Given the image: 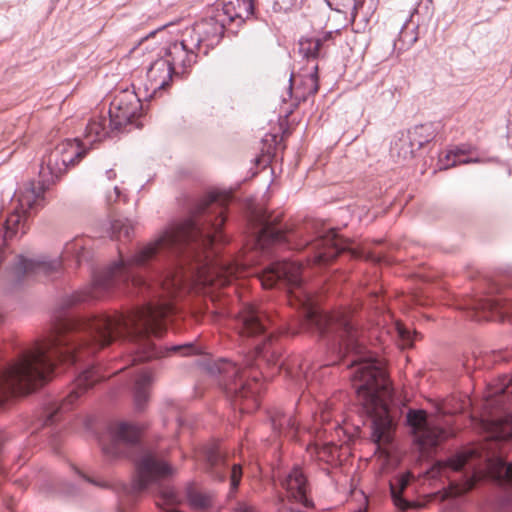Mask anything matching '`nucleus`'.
<instances>
[{
    "mask_svg": "<svg viewBox=\"0 0 512 512\" xmlns=\"http://www.w3.org/2000/svg\"><path fill=\"white\" fill-rule=\"evenodd\" d=\"M229 198L209 194L195 205L189 218L171 224L126 259L119 250V260L95 272L90 286L67 296L62 303L64 308L100 299L116 287H133L154 294L148 303L127 314L57 318L45 340L0 368V406L9 397L28 394L44 385L56 363L75 364L117 339L134 345V361L161 358L170 352L193 353L190 343L163 349L150 339L151 335H161L164 319L174 313L172 298L188 284L212 289L248 276L249 267L256 263V254H267L271 246L294 250L310 246L313 255L308 262L317 266L327 265L344 252V239L334 229L325 230L315 220L279 228L281 215L264 211L253 215L259 227L253 239L255 251L242 261L224 260L213 246L225 241L222 227Z\"/></svg>",
    "mask_w": 512,
    "mask_h": 512,
    "instance_id": "f257e3e1",
    "label": "nucleus"
},
{
    "mask_svg": "<svg viewBox=\"0 0 512 512\" xmlns=\"http://www.w3.org/2000/svg\"><path fill=\"white\" fill-rule=\"evenodd\" d=\"M264 288H285L291 306L302 310L301 328L317 334L341 359L350 358L354 368L352 385L365 413L371 418V438L378 446L392 440L393 422L389 401L393 391L382 363L366 351L349 310L323 313L304 283L302 265L291 261L273 262L259 275Z\"/></svg>",
    "mask_w": 512,
    "mask_h": 512,
    "instance_id": "f03ea898",
    "label": "nucleus"
},
{
    "mask_svg": "<svg viewBox=\"0 0 512 512\" xmlns=\"http://www.w3.org/2000/svg\"><path fill=\"white\" fill-rule=\"evenodd\" d=\"M273 320L261 307L247 304L234 319V328L241 341H252L247 346L254 350L244 355L241 364L226 359H205L201 367L212 376H221V383L234 405L242 412H251L259 406L262 390L260 376L272 377L283 365L281 348L274 341Z\"/></svg>",
    "mask_w": 512,
    "mask_h": 512,
    "instance_id": "7ed1b4c3",
    "label": "nucleus"
},
{
    "mask_svg": "<svg viewBox=\"0 0 512 512\" xmlns=\"http://www.w3.org/2000/svg\"><path fill=\"white\" fill-rule=\"evenodd\" d=\"M506 402H512V377L502 376L488 387L484 398L486 415L482 425L487 433L486 441L469 447L445 462L435 463L428 474L431 478L442 476L447 469L459 471L468 467L472 475L460 483H452L447 497H456L471 490L483 477H490L501 485H512V463L502 458L501 443L512 441V415L505 410ZM506 512H512V490L503 500Z\"/></svg>",
    "mask_w": 512,
    "mask_h": 512,
    "instance_id": "20e7f679",
    "label": "nucleus"
},
{
    "mask_svg": "<svg viewBox=\"0 0 512 512\" xmlns=\"http://www.w3.org/2000/svg\"><path fill=\"white\" fill-rule=\"evenodd\" d=\"M136 474L130 486L122 484L118 491L121 502L128 497L134 500L145 490L157 491L160 501L157 505L165 512H178L176 506L181 502L179 494L165 481L174 473V469L154 451H143L136 463Z\"/></svg>",
    "mask_w": 512,
    "mask_h": 512,
    "instance_id": "39448f33",
    "label": "nucleus"
},
{
    "mask_svg": "<svg viewBox=\"0 0 512 512\" xmlns=\"http://www.w3.org/2000/svg\"><path fill=\"white\" fill-rule=\"evenodd\" d=\"M92 240L87 237H76L67 242L64 246L61 259L47 260L46 258L26 259L19 257L18 263L14 268V273L18 279L24 276H51L58 273L62 267V261L73 258L77 265L90 258V244Z\"/></svg>",
    "mask_w": 512,
    "mask_h": 512,
    "instance_id": "423d86ee",
    "label": "nucleus"
},
{
    "mask_svg": "<svg viewBox=\"0 0 512 512\" xmlns=\"http://www.w3.org/2000/svg\"><path fill=\"white\" fill-rule=\"evenodd\" d=\"M86 154V150L79 145L78 139H66L57 144L51 151L43 156L39 175L41 180L35 186L43 185L45 190L54 184L66 173L70 166H74Z\"/></svg>",
    "mask_w": 512,
    "mask_h": 512,
    "instance_id": "0eeeda50",
    "label": "nucleus"
},
{
    "mask_svg": "<svg viewBox=\"0 0 512 512\" xmlns=\"http://www.w3.org/2000/svg\"><path fill=\"white\" fill-rule=\"evenodd\" d=\"M331 38V32L326 33L324 37H302L299 40V54L307 61V66L302 69L299 77L301 78V87L297 88V92L302 90L297 96L306 99L317 93L319 89L318 63L317 59L321 56L324 41Z\"/></svg>",
    "mask_w": 512,
    "mask_h": 512,
    "instance_id": "6e6552de",
    "label": "nucleus"
},
{
    "mask_svg": "<svg viewBox=\"0 0 512 512\" xmlns=\"http://www.w3.org/2000/svg\"><path fill=\"white\" fill-rule=\"evenodd\" d=\"M106 376L99 372V369L92 366L83 370L75 379L73 387L66 398L60 403L50 405L44 414L43 425L48 426L54 424L59 416L69 411L73 403L94 384L104 379Z\"/></svg>",
    "mask_w": 512,
    "mask_h": 512,
    "instance_id": "1a4fd4ad",
    "label": "nucleus"
},
{
    "mask_svg": "<svg viewBox=\"0 0 512 512\" xmlns=\"http://www.w3.org/2000/svg\"><path fill=\"white\" fill-rule=\"evenodd\" d=\"M142 110L141 100L134 91L123 90L115 95L108 110L109 125L113 130L120 131L133 123Z\"/></svg>",
    "mask_w": 512,
    "mask_h": 512,
    "instance_id": "9d476101",
    "label": "nucleus"
},
{
    "mask_svg": "<svg viewBox=\"0 0 512 512\" xmlns=\"http://www.w3.org/2000/svg\"><path fill=\"white\" fill-rule=\"evenodd\" d=\"M141 429L130 422H118L109 428V442H102V451L109 458L127 455V450L139 444Z\"/></svg>",
    "mask_w": 512,
    "mask_h": 512,
    "instance_id": "9b49d317",
    "label": "nucleus"
},
{
    "mask_svg": "<svg viewBox=\"0 0 512 512\" xmlns=\"http://www.w3.org/2000/svg\"><path fill=\"white\" fill-rule=\"evenodd\" d=\"M206 470L217 481L223 482L227 477L230 481V493H234L242 478V467L239 464L228 463L226 456L216 445L204 450Z\"/></svg>",
    "mask_w": 512,
    "mask_h": 512,
    "instance_id": "f8f14e48",
    "label": "nucleus"
},
{
    "mask_svg": "<svg viewBox=\"0 0 512 512\" xmlns=\"http://www.w3.org/2000/svg\"><path fill=\"white\" fill-rule=\"evenodd\" d=\"M200 49V39L197 36L191 38L186 32L179 42L171 43L165 52L164 58L170 62L175 74L184 73L185 70L196 63Z\"/></svg>",
    "mask_w": 512,
    "mask_h": 512,
    "instance_id": "ddd939ff",
    "label": "nucleus"
},
{
    "mask_svg": "<svg viewBox=\"0 0 512 512\" xmlns=\"http://www.w3.org/2000/svg\"><path fill=\"white\" fill-rule=\"evenodd\" d=\"M282 485L286 490V508L290 512H304L313 506V502L308 495L309 486L306 476L300 468H293Z\"/></svg>",
    "mask_w": 512,
    "mask_h": 512,
    "instance_id": "4468645a",
    "label": "nucleus"
},
{
    "mask_svg": "<svg viewBox=\"0 0 512 512\" xmlns=\"http://www.w3.org/2000/svg\"><path fill=\"white\" fill-rule=\"evenodd\" d=\"M226 29L228 30V25L218 15L217 11L213 9L208 17L201 20L192 29L186 30V33L191 38L197 36L200 39V49L206 55L209 49L220 43Z\"/></svg>",
    "mask_w": 512,
    "mask_h": 512,
    "instance_id": "2eb2a0df",
    "label": "nucleus"
},
{
    "mask_svg": "<svg viewBox=\"0 0 512 512\" xmlns=\"http://www.w3.org/2000/svg\"><path fill=\"white\" fill-rule=\"evenodd\" d=\"M406 421L412 430L415 440L422 447L436 446L445 437L443 429L429 424L424 410L410 409L407 412Z\"/></svg>",
    "mask_w": 512,
    "mask_h": 512,
    "instance_id": "dca6fc26",
    "label": "nucleus"
},
{
    "mask_svg": "<svg viewBox=\"0 0 512 512\" xmlns=\"http://www.w3.org/2000/svg\"><path fill=\"white\" fill-rule=\"evenodd\" d=\"M174 70L170 62L164 57H160L152 62L147 70L144 89L146 97L156 98L166 90L171 83Z\"/></svg>",
    "mask_w": 512,
    "mask_h": 512,
    "instance_id": "f3484780",
    "label": "nucleus"
},
{
    "mask_svg": "<svg viewBox=\"0 0 512 512\" xmlns=\"http://www.w3.org/2000/svg\"><path fill=\"white\" fill-rule=\"evenodd\" d=\"M214 9L228 25V30L235 32V28L240 27L253 14L254 5L253 0H223Z\"/></svg>",
    "mask_w": 512,
    "mask_h": 512,
    "instance_id": "a211bd4d",
    "label": "nucleus"
},
{
    "mask_svg": "<svg viewBox=\"0 0 512 512\" xmlns=\"http://www.w3.org/2000/svg\"><path fill=\"white\" fill-rule=\"evenodd\" d=\"M112 130L109 125V116L94 114L88 121L83 134V140L79 142L82 149L87 151L94 143L102 141Z\"/></svg>",
    "mask_w": 512,
    "mask_h": 512,
    "instance_id": "6ab92c4d",
    "label": "nucleus"
},
{
    "mask_svg": "<svg viewBox=\"0 0 512 512\" xmlns=\"http://www.w3.org/2000/svg\"><path fill=\"white\" fill-rule=\"evenodd\" d=\"M472 308L485 312L497 313L499 319L512 314V301L502 296L479 298L474 301Z\"/></svg>",
    "mask_w": 512,
    "mask_h": 512,
    "instance_id": "aec40b11",
    "label": "nucleus"
},
{
    "mask_svg": "<svg viewBox=\"0 0 512 512\" xmlns=\"http://www.w3.org/2000/svg\"><path fill=\"white\" fill-rule=\"evenodd\" d=\"M273 433L275 436H284L295 439L298 426L292 415L284 413L280 409L274 410L270 415Z\"/></svg>",
    "mask_w": 512,
    "mask_h": 512,
    "instance_id": "412c9836",
    "label": "nucleus"
},
{
    "mask_svg": "<svg viewBox=\"0 0 512 512\" xmlns=\"http://www.w3.org/2000/svg\"><path fill=\"white\" fill-rule=\"evenodd\" d=\"M153 377L150 371L141 370L137 373L134 388L133 399L136 410L142 411L145 409L149 401V391Z\"/></svg>",
    "mask_w": 512,
    "mask_h": 512,
    "instance_id": "4be33fe9",
    "label": "nucleus"
},
{
    "mask_svg": "<svg viewBox=\"0 0 512 512\" xmlns=\"http://www.w3.org/2000/svg\"><path fill=\"white\" fill-rule=\"evenodd\" d=\"M416 151L418 150L414 147V143L406 131L397 133L391 144L392 156H396L400 160H408L414 157Z\"/></svg>",
    "mask_w": 512,
    "mask_h": 512,
    "instance_id": "5701e85b",
    "label": "nucleus"
},
{
    "mask_svg": "<svg viewBox=\"0 0 512 512\" xmlns=\"http://www.w3.org/2000/svg\"><path fill=\"white\" fill-rule=\"evenodd\" d=\"M406 132L414 143V147L420 150L426 143H429L435 138L437 130L435 125L429 122L415 125Z\"/></svg>",
    "mask_w": 512,
    "mask_h": 512,
    "instance_id": "b1692460",
    "label": "nucleus"
},
{
    "mask_svg": "<svg viewBox=\"0 0 512 512\" xmlns=\"http://www.w3.org/2000/svg\"><path fill=\"white\" fill-rule=\"evenodd\" d=\"M411 475L403 474L390 482V492L394 504L401 510H407L413 506V503L402 498L401 494L410 482Z\"/></svg>",
    "mask_w": 512,
    "mask_h": 512,
    "instance_id": "393cba45",
    "label": "nucleus"
},
{
    "mask_svg": "<svg viewBox=\"0 0 512 512\" xmlns=\"http://www.w3.org/2000/svg\"><path fill=\"white\" fill-rule=\"evenodd\" d=\"M110 236L114 240H130L135 229V224L127 218L115 219L110 223Z\"/></svg>",
    "mask_w": 512,
    "mask_h": 512,
    "instance_id": "a878e982",
    "label": "nucleus"
},
{
    "mask_svg": "<svg viewBox=\"0 0 512 512\" xmlns=\"http://www.w3.org/2000/svg\"><path fill=\"white\" fill-rule=\"evenodd\" d=\"M187 500L192 509L197 511L207 510L212 504V495L189 486L186 490Z\"/></svg>",
    "mask_w": 512,
    "mask_h": 512,
    "instance_id": "bb28decb",
    "label": "nucleus"
},
{
    "mask_svg": "<svg viewBox=\"0 0 512 512\" xmlns=\"http://www.w3.org/2000/svg\"><path fill=\"white\" fill-rule=\"evenodd\" d=\"M470 151L469 148L463 147H456L455 149L450 150L445 158L448 161L447 164L443 165L444 169H447L449 167L456 166L458 164H468V163H478L480 162L479 158H468L464 157L465 154H467Z\"/></svg>",
    "mask_w": 512,
    "mask_h": 512,
    "instance_id": "cd10ccee",
    "label": "nucleus"
},
{
    "mask_svg": "<svg viewBox=\"0 0 512 512\" xmlns=\"http://www.w3.org/2000/svg\"><path fill=\"white\" fill-rule=\"evenodd\" d=\"M310 450L311 454L315 455L319 461L326 463L333 462L338 457V446L333 443L315 444Z\"/></svg>",
    "mask_w": 512,
    "mask_h": 512,
    "instance_id": "c85d7f7f",
    "label": "nucleus"
},
{
    "mask_svg": "<svg viewBox=\"0 0 512 512\" xmlns=\"http://www.w3.org/2000/svg\"><path fill=\"white\" fill-rule=\"evenodd\" d=\"M329 7L340 12L350 13L352 20L357 16V11L361 3L358 0H326Z\"/></svg>",
    "mask_w": 512,
    "mask_h": 512,
    "instance_id": "c756f323",
    "label": "nucleus"
},
{
    "mask_svg": "<svg viewBox=\"0 0 512 512\" xmlns=\"http://www.w3.org/2000/svg\"><path fill=\"white\" fill-rule=\"evenodd\" d=\"M394 331L403 348L412 345L414 335L402 323L396 322L394 324Z\"/></svg>",
    "mask_w": 512,
    "mask_h": 512,
    "instance_id": "7c9ffc66",
    "label": "nucleus"
},
{
    "mask_svg": "<svg viewBox=\"0 0 512 512\" xmlns=\"http://www.w3.org/2000/svg\"><path fill=\"white\" fill-rule=\"evenodd\" d=\"M492 356L485 354L483 356H473L471 359H467L465 366L467 369L473 367L475 369H480L483 367H488L492 363Z\"/></svg>",
    "mask_w": 512,
    "mask_h": 512,
    "instance_id": "2f4dec72",
    "label": "nucleus"
},
{
    "mask_svg": "<svg viewBox=\"0 0 512 512\" xmlns=\"http://www.w3.org/2000/svg\"><path fill=\"white\" fill-rule=\"evenodd\" d=\"M297 1L298 0H274L273 7L275 11L287 12L297 4Z\"/></svg>",
    "mask_w": 512,
    "mask_h": 512,
    "instance_id": "473e14b6",
    "label": "nucleus"
},
{
    "mask_svg": "<svg viewBox=\"0 0 512 512\" xmlns=\"http://www.w3.org/2000/svg\"><path fill=\"white\" fill-rule=\"evenodd\" d=\"M76 472L78 473L79 476H81L84 480H86L87 482L95 485V486H98V487H102V488H106L108 487V484L104 481H97L93 478H90L88 477L87 475L83 474L80 470H76Z\"/></svg>",
    "mask_w": 512,
    "mask_h": 512,
    "instance_id": "72a5a7b5",
    "label": "nucleus"
},
{
    "mask_svg": "<svg viewBox=\"0 0 512 512\" xmlns=\"http://www.w3.org/2000/svg\"><path fill=\"white\" fill-rule=\"evenodd\" d=\"M120 195H121V191H120L119 187L115 186L113 189V193H110L107 195V201L109 203L116 202L120 198Z\"/></svg>",
    "mask_w": 512,
    "mask_h": 512,
    "instance_id": "f704fd0d",
    "label": "nucleus"
},
{
    "mask_svg": "<svg viewBox=\"0 0 512 512\" xmlns=\"http://www.w3.org/2000/svg\"><path fill=\"white\" fill-rule=\"evenodd\" d=\"M235 512H255L253 506L248 505L247 503H239L235 509Z\"/></svg>",
    "mask_w": 512,
    "mask_h": 512,
    "instance_id": "c9c22d12",
    "label": "nucleus"
},
{
    "mask_svg": "<svg viewBox=\"0 0 512 512\" xmlns=\"http://www.w3.org/2000/svg\"><path fill=\"white\" fill-rule=\"evenodd\" d=\"M108 180H114L116 178V172L113 169H109L105 173Z\"/></svg>",
    "mask_w": 512,
    "mask_h": 512,
    "instance_id": "e433bc0d",
    "label": "nucleus"
},
{
    "mask_svg": "<svg viewBox=\"0 0 512 512\" xmlns=\"http://www.w3.org/2000/svg\"><path fill=\"white\" fill-rule=\"evenodd\" d=\"M320 417H321L322 421H329V419H330V416H329V414H328V412L326 410H323L321 412V416Z\"/></svg>",
    "mask_w": 512,
    "mask_h": 512,
    "instance_id": "4c0bfd02",
    "label": "nucleus"
},
{
    "mask_svg": "<svg viewBox=\"0 0 512 512\" xmlns=\"http://www.w3.org/2000/svg\"><path fill=\"white\" fill-rule=\"evenodd\" d=\"M292 80H293V74H292V75L290 76V78H289V81H290L289 90H290V91L292 90V84H291Z\"/></svg>",
    "mask_w": 512,
    "mask_h": 512,
    "instance_id": "58836bf2",
    "label": "nucleus"
}]
</instances>
